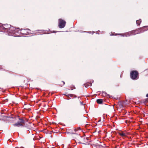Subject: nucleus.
<instances>
[{"label": "nucleus", "mask_w": 148, "mask_h": 148, "mask_svg": "<svg viewBox=\"0 0 148 148\" xmlns=\"http://www.w3.org/2000/svg\"><path fill=\"white\" fill-rule=\"evenodd\" d=\"M146 96L148 97V93L146 95Z\"/></svg>", "instance_id": "4468645a"}, {"label": "nucleus", "mask_w": 148, "mask_h": 148, "mask_svg": "<svg viewBox=\"0 0 148 148\" xmlns=\"http://www.w3.org/2000/svg\"><path fill=\"white\" fill-rule=\"evenodd\" d=\"M141 22V19H140L138 20H137L136 21V24L138 25H139L140 23Z\"/></svg>", "instance_id": "9b49d317"}, {"label": "nucleus", "mask_w": 148, "mask_h": 148, "mask_svg": "<svg viewBox=\"0 0 148 148\" xmlns=\"http://www.w3.org/2000/svg\"><path fill=\"white\" fill-rule=\"evenodd\" d=\"M0 29L1 30L7 31L9 33H11L12 32L15 34L17 31L16 28L11 27L10 25L8 24L3 25L1 23H0Z\"/></svg>", "instance_id": "f257e3e1"}, {"label": "nucleus", "mask_w": 148, "mask_h": 148, "mask_svg": "<svg viewBox=\"0 0 148 148\" xmlns=\"http://www.w3.org/2000/svg\"><path fill=\"white\" fill-rule=\"evenodd\" d=\"M16 36H18V34H16Z\"/></svg>", "instance_id": "f3484780"}, {"label": "nucleus", "mask_w": 148, "mask_h": 148, "mask_svg": "<svg viewBox=\"0 0 148 148\" xmlns=\"http://www.w3.org/2000/svg\"><path fill=\"white\" fill-rule=\"evenodd\" d=\"M30 30L29 29H22L18 31V33H22L24 34H29V32L28 31H29Z\"/></svg>", "instance_id": "39448f33"}, {"label": "nucleus", "mask_w": 148, "mask_h": 148, "mask_svg": "<svg viewBox=\"0 0 148 148\" xmlns=\"http://www.w3.org/2000/svg\"><path fill=\"white\" fill-rule=\"evenodd\" d=\"M148 102V101L147 99H146L144 102V103H146Z\"/></svg>", "instance_id": "f8f14e48"}, {"label": "nucleus", "mask_w": 148, "mask_h": 148, "mask_svg": "<svg viewBox=\"0 0 148 148\" xmlns=\"http://www.w3.org/2000/svg\"><path fill=\"white\" fill-rule=\"evenodd\" d=\"M62 82L63 83V85H64V84H65V83H64V82Z\"/></svg>", "instance_id": "2eb2a0df"}, {"label": "nucleus", "mask_w": 148, "mask_h": 148, "mask_svg": "<svg viewBox=\"0 0 148 148\" xmlns=\"http://www.w3.org/2000/svg\"><path fill=\"white\" fill-rule=\"evenodd\" d=\"M80 103L82 105H83V104H84L82 102L80 101Z\"/></svg>", "instance_id": "ddd939ff"}, {"label": "nucleus", "mask_w": 148, "mask_h": 148, "mask_svg": "<svg viewBox=\"0 0 148 148\" xmlns=\"http://www.w3.org/2000/svg\"><path fill=\"white\" fill-rule=\"evenodd\" d=\"M75 131H76V130H75Z\"/></svg>", "instance_id": "aec40b11"}, {"label": "nucleus", "mask_w": 148, "mask_h": 148, "mask_svg": "<svg viewBox=\"0 0 148 148\" xmlns=\"http://www.w3.org/2000/svg\"><path fill=\"white\" fill-rule=\"evenodd\" d=\"M13 125L15 126H17L18 127H19L20 126H23V124L22 123H20V122L18 121L16 123H15Z\"/></svg>", "instance_id": "423d86ee"}, {"label": "nucleus", "mask_w": 148, "mask_h": 148, "mask_svg": "<svg viewBox=\"0 0 148 148\" xmlns=\"http://www.w3.org/2000/svg\"><path fill=\"white\" fill-rule=\"evenodd\" d=\"M97 102L99 104H101L103 102V100L102 99H99L97 100Z\"/></svg>", "instance_id": "6e6552de"}, {"label": "nucleus", "mask_w": 148, "mask_h": 148, "mask_svg": "<svg viewBox=\"0 0 148 148\" xmlns=\"http://www.w3.org/2000/svg\"><path fill=\"white\" fill-rule=\"evenodd\" d=\"M91 85V84L90 83H86V84H84L83 85V86H84L85 87L87 88L88 86H90Z\"/></svg>", "instance_id": "1a4fd4ad"}, {"label": "nucleus", "mask_w": 148, "mask_h": 148, "mask_svg": "<svg viewBox=\"0 0 148 148\" xmlns=\"http://www.w3.org/2000/svg\"><path fill=\"white\" fill-rule=\"evenodd\" d=\"M139 30H135L128 32L127 33H125L121 34V35L123 36H129L131 35H134L138 34L139 33ZM121 35V34H120Z\"/></svg>", "instance_id": "f03ea898"}, {"label": "nucleus", "mask_w": 148, "mask_h": 148, "mask_svg": "<svg viewBox=\"0 0 148 148\" xmlns=\"http://www.w3.org/2000/svg\"><path fill=\"white\" fill-rule=\"evenodd\" d=\"M119 135L122 137H125L126 136V134L122 132H119Z\"/></svg>", "instance_id": "0eeeda50"}, {"label": "nucleus", "mask_w": 148, "mask_h": 148, "mask_svg": "<svg viewBox=\"0 0 148 148\" xmlns=\"http://www.w3.org/2000/svg\"><path fill=\"white\" fill-rule=\"evenodd\" d=\"M19 122H20V123H22V124L24 123L25 121L24 120L21 119H19Z\"/></svg>", "instance_id": "9d476101"}, {"label": "nucleus", "mask_w": 148, "mask_h": 148, "mask_svg": "<svg viewBox=\"0 0 148 148\" xmlns=\"http://www.w3.org/2000/svg\"><path fill=\"white\" fill-rule=\"evenodd\" d=\"M131 77L133 79H135L137 78L138 73L137 71H132L131 73Z\"/></svg>", "instance_id": "20e7f679"}, {"label": "nucleus", "mask_w": 148, "mask_h": 148, "mask_svg": "<svg viewBox=\"0 0 148 148\" xmlns=\"http://www.w3.org/2000/svg\"><path fill=\"white\" fill-rule=\"evenodd\" d=\"M66 23V22L64 20L61 19H59V27L60 28H64Z\"/></svg>", "instance_id": "7ed1b4c3"}, {"label": "nucleus", "mask_w": 148, "mask_h": 148, "mask_svg": "<svg viewBox=\"0 0 148 148\" xmlns=\"http://www.w3.org/2000/svg\"><path fill=\"white\" fill-rule=\"evenodd\" d=\"M121 107V106H122V105H120Z\"/></svg>", "instance_id": "dca6fc26"}, {"label": "nucleus", "mask_w": 148, "mask_h": 148, "mask_svg": "<svg viewBox=\"0 0 148 148\" xmlns=\"http://www.w3.org/2000/svg\"><path fill=\"white\" fill-rule=\"evenodd\" d=\"M70 96H71H71H72V95H70Z\"/></svg>", "instance_id": "a211bd4d"}, {"label": "nucleus", "mask_w": 148, "mask_h": 148, "mask_svg": "<svg viewBox=\"0 0 148 148\" xmlns=\"http://www.w3.org/2000/svg\"><path fill=\"white\" fill-rule=\"evenodd\" d=\"M56 32H56H55V31H54V32Z\"/></svg>", "instance_id": "6ab92c4d"}]
</instances>
